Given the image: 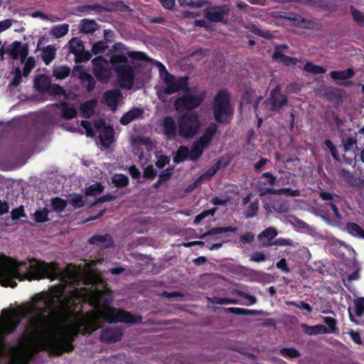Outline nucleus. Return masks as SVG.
<instances>
[{
    "label": "nucleus",
    "instance_id": "f257e3e1",
    "mask_svg": "<svg viewBox=\"0 0 364 364\" xmlns=\"http://www.w3.org/2000/svg\"><path fill=\"white\" fill-rule=\"evenodd\" d=\"M87 291L85 287L75 288L60 300V308L64 320L73 321L64 328L63 335L60 337L54 333V326L46 332L39 340L41 350H48L53 355L72 352L75 348L73 342L80 333L84 336L91 334L100 328L99 320L95 315H88L85 319H77L82 316V301Z\"/></svg>",
    "mask_w": 364,
    "mask_h": 364
},
{
    "label": "nucleus",
    "instance_id": "f03ea898",
    "mask_svg": "<svg viewBox=\"0 0 364 364\" xmlns=\"http://www.w3.org/2000/svg\"><path fill=\"white\" fill-rule=\"evenodd\" d=\"M61 273L55 262H47L35 257L28 261L18 260L0 253V284L4 287L15 288L16 280L34 281L49 279L52 281L60 278Z\"/></svg>",
    "mask_w": 364,
    "mask_h": 364
},
{
    "label": "nucleus",
    "instance_id": "7ed1b4c3",
    "mask_svg": "<svg viewBox=\"0 0 364 364\" xmlns=\"http://www.w3.org/2000/svg\"><path fill=\"white\" fill-rule=\"evenodd\" d=\"M54 299L47 294H37L32 298V304L26 306L23 318H28L26 326L31 333L40 339L54 326L55 321L49 315L53 308Z\"/></svg>",
    "mask_w": 364,
    "mask_h": 364
},
{
    "label": "nucleus",
    "instance_id": "20e7f679",
    "mask_svg": "<svg viewBox=\"0 0 364 364\" xmlns=\"http://www.w3.org/2000/svg\"><path fill=\"white\" fill-rule=\"evenodd\" d=\"M97 299L102 304V316L107 323H124L128 324H138L142 322L141 316H136L125 310L112 307L113 297L111 294L100 291L97 294Z\"/></svg>",
    "mask_w": 364,
    "mask_h": 364
},
{
    "label": "nucleus",
    "instance_id": "39448f33",
    "mask_svg": "<svg viewBox=\"0 0 364 364\" xmlns=\"http://www.w3.org/2000/svg\"><path fill=\"white\" fill-rule=\"evenodd\" d=\"M112 68L115 71L118 82L122 88H132L135 78L134 68L128 64L125 54L114 53L109 58Z\"/></svg>",
    "mask_w": 364,
    "mask_h": 364
},
{
    "label": "nucleus",
    "instance_id": "423d86ee",
    "mask_svg": "<svg viewBox=\"0 0 364 364\" xmlns=\"http://www.w3.org/2000/svg\"><path fill=\"white\" fill-rule=\"evenodd\" d=\"M230 93L226 90H220L215 95L213 103V117L218 123L228 124L234 113V107L230 102Z\"/></svg>",
    "mask_w": 364,
    "mask_h": 364
},
{
    "label": "nucleus",
    "instance_id": "0eeeda50",
    "mask_svg": "<svg viewBox=\"0 0 364 364\" xmlns=\"http://www.w3.org/2000/svg\"><path fill=\"white\" fill-rule=\"evenodd\" d=\"M178 134L186 139H193L201 127L198 115L196 112H185L177 118Z\"/></svg>",
    "mask_w": 364,
    "mask_h": 364
},
{
    "label": "nucleus",
    "instance_id": "6e6552de",
    "mask_svg": "<svg viewBox=\"0 0 364 364\" xmlns=\"http://www.w3.org/2000/svg\"><path fill=\"white\" fill-rule=\"evenodd\" d=\"M28 346V339L25 336H19L17 343L12 344L5 340V352L0 351L1 356H7L10 359V364H18L23 353Z\"/></svg>",
    "mask_w": 364,
    "mask_h": 364
},
{
    "label": "nucleus",
    "instance_id": "1a4fd4ad",
    "mask_svg": "<svg viewBox=\"0 0 364 364\" xmlns=\"http://www.w3.org/2000/svg\"><path fill=\"white\" fill-rule=\"evenodd\" d=\"M204 97L203 95H196L185 92L178 97L173 102V107L178 113L183 112H191L198 108L203 102Z\"/></svg>",
    "mask_w": 364,
    "mask_h": 364
},
{
    "label": "nucleus",
    "instance_id": "9d476101",
    "mask_svg": "<svg viewBox=\"0 0 364 364\" xmlns=\"http://www.w3.org/2000/svg\"><path fill=\"white\" fill-rule=\"evenodd\" d=\"M164 82L165 84L164 93L167 95H173L174 93L178 92L181 90L186 92L190 90L188 87V76L176 77L173 75L166 71V76L164 78Z\"/></svg>",
    "mask_w": 364,
    "mask_h": 364
},
{
    "label": "nucleus",
    "instance_id": "9b49d317",
    "mask_svg": "<svg viewBox=\"0 0 364 364\" xmlns=\"http://www.w3.org/2000/svg\"><path fill=\"white\" fill-rule=\"evenodd\" d=\"M92 63L93 66L92 73L97 80L102 82H107L112 75L107 59L99 55L92 60Z\"/></svg>",
    "mask_w": 364,
    "mask_h": 364
},
{
    "label": "nucleus",
    "instance_id": "f8f14e48",
    "mask_svg": "<svg viewBox=\"0 0 364 364\" xmlns=\"http://www.w3.org/2000/svg\"><path fill=\"white\" fill-rule=\"evenodd\" d=\"M288 102L287 97L281 92L279 86H276L270 92L269 97L264 103L271 111L279 112Z\"/></svg>",
    "mask_w": 364,
    "mask_h": 364
},
{
    "label": "nucleus",
    "instance_id": "ddd939ff",
    "mask_svg": "<svg viewBox=\"0 0 364 364\" xmlns=\"http://www.w3.org/2000/svg\"><path fill=\"white\" fill-rule=\"evenodd\" d=\"M230 8L228 4L211 6L204 9V17L210 21L219 23L224 21V17L229 15Z\"/></svg>",
    "mask_w": 364,
    "mask_h": 364
},
{
    "label": "nucleus",
    "instance_id": "4468645a",
    "mask_svg": "<svg viewBox=\"0 0 364 364\" xmlns=\"http://www.w3.org/2000/svg\"><path fill=\"white\" fill-rule=\"evenodd\" d=\"M20 323L19 319L9 317L0 326V351L5 352V340L6 336L14 333Z\"/></svg>",
    "mask_w": 364,
    "mask_h": 364
},
{
    "label": "nucleus",
    "instance_id": "2eb2a0df",
    "mask_svg": "<svg viewBox=\"0 0 364 364\" xmlns=\"http://www.w3.org/2000/svg\"><path fill=\"white\" fill-rule=\"evenodd\" d=\"M161 128L163 134L167 140H175L178 132V122L172 116H165L161 122Z\"/></svg>",
    "mask_w": 364,
    "mask_h": 364
},
{
    "label": "nucleus",
    "instance_id": "dca6fc26",
    "mask_svg": "<svg viewBox=\"0 0 364 364\" xmlns=\"http://www.w3.org/2000/svg\"><path fill=\"white\" fill-rule=\"evenodd\" d=\"M122 98L123 95L121 90L116 88L105 92L101 99V102L109 107L112 112H115L119 102Z\"/></svg>",
    "mask_w": 364,
    "mask_h": 364
},
{
    "label": "nucleus",
    "instance_id": "f3484780",
    "mask_svg": "<svg viewBox=\"0 0 364 364\" xmlns=\"http://www.w3.org/2000/svg\"><path fill=\"white\" fill-rule=\"evenodd\" d=\"M123 336V331L119 328H105L102 330L100 340L102 342L111 343L119 341Z\"/></svg>",
    "mask_w": 364,
    "mask_h": 364
},
{
    "label": "nucleus",
    "instance_id": "a211bd4d",
    "mask_svg": "<svg viewBox=\"0 0 364 364\" xmlns=\"http://www.w3.org/2000/svg\"><path fill=\"white\" fill-rule=\"evenodd\" d=\"M259 196H264L267 195H285L287 196L296 197L301 195L299 190H293L291 188H282L279 189H275L272 188L259 187Z\"/></svg>",
    "mask_w": 364,
    "mask_h": 364
},
{
    "label": "nucleus",
    "instance_id": "6ab92c4d",
    "mask_svg": "<svg viewBox=\"0 0 364 364\" xmlns=\"http://www.w3.org/2000/svg\"><path fill=\"white\" fill-rule=\"evenodd\" d=\"M12 48L9 50V55L12 59L16 60L18 58L21 59V63H23L28 55V46L27 43H21L20 41H14Z\"/></svg>",
    "mask_w": 364,
    "mask_h": 364
},
{
    "label": "nucleus",
    "instance_id": "aec40b11",
    "mask_svg": "<svg viewBox=\"0 0 364 364\" xmlns=\"http://www.w3.org/2000/svg\"><path fill=\"white\" fill-rule=\"evenodd\" d=\"M338 175L350 186L355 187L357 188H362L363 187V181L361 180L360 178L355 176L348 170L341 168L338 171Z\"/></svg>",
    "mask_w": 364,
    "mask_h": 364
},
{
    "label": "nucleus",
    "instance_id": "412c9836",
    "mask_svg": "<svg viewBox=\"0 0 364 364\" xmlns=\"http://www.w3.org/2000/svg\"><path fill=\"white\" fill-rule=\"evenodd\" d=\"M278 232L276 228L269 227L262 231L258 235V240L260 242V246L262 247L272 246V240L277 235Z\"/></svg>",
    "mask_w": 364,
    "mask_h": 364
},
{
    "label": "nucleus",
    "instance_id": "4be33fe9",
    "mask_svg": "<svg viewBox=\"0 0 364 364\" xmlns=\"http://www.w3.org/2000/svg\"><path fill=\"white\" fill-rule=\"evenodd\" d=\"M88 242L92 245H100L103 249H107L114 245L113 239L109 234L103 235H95L89 239Z\"/></svg>",
    "mask_w": 364,
    "mask_h": 364
},
{
    "label": "nucleus",
    "instance_id": "5701e85b",
    "mask_svg": "<svg viewBox=\"0 0 364 364\" xmlns=\"http://www.w3.org/2000/svg\"><path fill=\"white\" fill-rule=\"evenodd\" d=\"M218 129V126L216 123H210L208 127L205 128L203 135L198 139V141L200 144H203L204 146L208 147L210 144L214 136L217 133Z\"/></svg>",
    "mask_w": 364,
    "mask_h": 364
},
{
    "label": "nucleus",
    "instance_id": "b1692460",
    "mask_svg": "<svg viewBox=\"0 0 364 364\" xmlns=\"http://www.w3.org/2000/svg\"><path fill=\"white\" fill-rule=\"evenodd\" d=\"M144 114V110L141 108L134 107L126 113H124L119 119V122L122 125H127L132 121L139 118Z\"/></svg>",
    "mask_w": 364,
    "mask_h": 364
},
{
    "label": "nucleus",
    "instance_id": "393cba45",
    "mask_svg": "<svg viewBox=\"0 0 364 364\" xmlns=\"http://www.w3.org/2000/svg\"><path fill=\"white\" fill-rule=\"evenodd\" d=\"M227 312L241 316H266L267 313L262 310L246 309L239 307H229L225 309Z\"/></svg>",
    "mask_w": 364,
    "mask_h": 364
},
{
    "label": "nucleus",
    "instance_id": "a878e982",
    "mask_svg": "<svg viewBox=\"0 0 364 364\" xmlns=\"http://www.w3.org/2000/svg\"><path fill=\"white\" fill-rule=\"evenodd\" d=\"M55 107L60 109L62 111L61 117L65 119H72L75 118L77 112L74 107H69L68 104L66 102L62 101L56 103Z\"/></svg>",
    "mask_w": 364,
    "mask_h": 364
},
{
    "label": "nucleus",
    "instance_id": "bb28decb",
    "mask_svg": "<svg viewBox=\"0 0 364 364\" xmlns=\"http://www.w3.org/2000/svg\"><path fill=\"white\" fill-rule=\"evenodd\" d=\"M301 328L306 334L309 336L328 333V328L321 324L311 326L306 323H301Z\"/></svg>",
    "mask_w": 364,
    "mask_h": 364
},
{
    "label": "nucleus",
    "instance_id": "cd10ccee",
    "mask_svg": "<svg viewBox=\"0 0 364 364\" xmlns=\"http://www.w3.org/2000/svg\"><path fill=\"white\" fill-rule=\"evenodd\" d=\"M355 71L353 68H348L345 70H333L330 72L329 75L335 80H344L353 77Z\"/></svg>",
    "mask_w": 364,
    "mask_h": 364
},
{
    "label": "nucleus",
    "instance_id": "c85d7f7f",
    "mask_svg": "<svg viewBox=\"0 0 364 364\" xmlns=\"http://www.w3.org/2000/svg\"><path fill=\"white\" fill-rule=\"evenodd\" d=\"M98 29V25L95 20L84 18L81 21L80 31L82 33H92Z\"/></svg>",
    "mask_w": 364,
    "mask_h": 364
},
{
    "label": "nucleus",
    "instance_id": "c756f323",
    "mask_svg": "<svg viewBox=\"0 0 364 364\" xmlns=\"http://www.w3.org/2000/svg\"><path fill=\"white\" fill-rule=\"evenodd\" d=\"M207 148L198 140L193 144L191 150H189V160L192 161H197L203 154V150Z\"/></svg>",
    "mask_w": 364,
    "mask_h": 364
},
{
    "label": "nucleus",
    "instance_id": "7c9ffc66",
    "mask_svg": "<svg viewBox=\"0 0 364 364\" xmlns=\"http://www.w3.org/2000/svg\"><path fill=\"white\" fill-rule=\"evenodd\" d=\"M237 230V227H217L213 228L208 230L206 232L200 236V238L205 239L207 236L215 235L218 234L225 233V232H235Z\"/></svg>",
    "mask_w": 364,
    "mask_h": 364
},
{
    "label": "nucleus",
    "instance_id": "2f4dec72",
    "mask_svg": "<svg viewBox=\"0 0 364 364\" xmlns=\"http://www.w3.org/2000/svg\"><path fill=\"white\" fill-rule=\"evenodd\" d=\"M272 59L273 60L282 63L283 65L287 66L295 65L297 63V59L296 58L286 55L278 51L273 53Z\"/></svg>",
    "mask_w": 364,
    "mask_h": 364
},
{
    "label": "nucleus",
    "instance_id": "473e14b6",
    "mask_svg": "<svg viewBox=\"0 0 364 364\" xmlns=\"http://www.w3.org/2000/svg\"><path fill=\"white\" fill-rule=\"evenodd\" d=\"M187 159H189V149L186 146L181 145L177 149L173 161L176 164H178Z\"/></svg>",
    "mask_w": 364,
    "mask_h": 364
},
{
    "label": "nucleus",
    "instance_id": "72a5a7b5",
    "mask_svg": "<svg viewBox=\"0 0 364 364\" xmlns=\"http://www.w3.org/2000/svg\"><path fill=\"white\" fill-rule=\"evenodd\" d=\"M346 230L354 237L364 239V230L355 223H348Z\"/></svg>",
    "mask_w": 364,
    "mask_h": 364
},
{
    "label": "nucleus",
    "instance_id": "f704fd0d",
    "mask_svg": "<svg viewBox=\"0 0 364 364\" xmlns=\"http://www.w3.org/2000/svg\"><path fill=\"white\" fill-rule=\"evenodd\" d=\"M97 105L96 100H91L87 101L81 105L80 106V112L82 117L85 118H89L93 114L95 108Z\"/></svg>",
    "mask_w": 364,
    "mask_h": 364
},
{
    "label": "nucleus",
    "instance_id": "c9c22d12",
    "mask_svg": "<svg viewBox=\"0 0 364 364\" xmlns=\"http://www.w3.org/2000/svg\"><path fill=\"white\" fill-rule=\"evenodd\" d=\"M50 85L51 82L48 77L45 75H38L35 79V86L38 90L48 92Z\"/></svg>",
    "mask_w": 364,
    "mask_h": 364
},
{
    "label": "nucleus",
    "instance_id": "e433bc0d",
    "mask_svg": "<svg viewBox=\"0 0 364 364\" xmlns=\"http://www.w3.org/2000/svg\"><path fill=\"white\" fill-rule=\"evenodd\" d=\"M105 9L103 6L100 4H83L80 5L77 8V11L80 13L88 14L91 11H94L96 14H100L104 11Z\"/></svg>",
    "mask_w": 364,
    "mask_h": 364
},
{
    "label": "nucleus",
    "instance_id": "4c0bfd02",
    "mask_svg": "<svg viewBox=\"0 0 364 364\" xmlns=\"http://www.w3.org/2000/svg\"><path fill=\"white\" fill-rule=\"evenodd\" d=\"M68 205V201L60 197H54L50 200V206L53 211L58 213H63Z\"/></svg>",
    "mask_w": 364,
    "mask_h": 364
},
{
    "label": "nucleus",
    "instance_id": "58836bf2",
    "mask_svg": "<svg viewBox=\"0 0 364 364\" xmlns=\"http://www.w3.org/2000/svg\"><path fill=\"white\" fill-rule=\"evenodd\" d=\"M318 196L321 200L326 201L325 205L331 208L336 204L339 198L338 196L323 191H320Z\"/></svg>",
    "mask_w": 364,
    "mask_h": 364
},
{
    "label": "nucleus",
    "instance_id": "ea45409f",
    "mask_svg": "<svg viewBox=\"0 0 364 364\" xmlns=\"http://www.w3.org/2000/svg\"><path fill=\"white\" fill-rule=\"evenodd\" d=\"M114 137V129L112 127H107L105 129V131L100 134V139L101 143L105 147H109L111 143L112 142V139Z\"/></svg>",
    "mask_w": 364,
    "mask_h": 364
},
{
    "label": "nucleus",
    "instance_id": "a19ab883",
    "mask_svg": "<svg viewBox=\"0 0 364 364\" xmlns=\"http://www.w3.org/2000/svg\"><path fill=\"white\" fill-rule=\"evenodd\" d=\"M55 56V48L48 46L42 50V59L46 65H49Z\"/></svg>",
    "mask_w": 364,
    "mask_h": 364
},
{
    "label": "nucleus",
    "instance_id": "79ce46f5",
    "mask_svg": "<svg viewBox=\"0 0 364 364\" xmlns=\"http://www.w3.org/2000/svg\"><path fill=\"white\" fill-rule=\"evenodd\" d=\"M112 182L117 188H124L129 185V179L123 173H116L112 177Z\"/></svg>",
    "mask_w": 364,
    "mask_h": 364
},
{
    "label": "nucleus",
    "instance_id": "37998d69",
    "mask_svg": "<svg viewBox=\"0 0 364 364\" xmlns=\"http://www.w3.org/2000/svg\"><path fill=\"white\" fill-rule=\"evenodd\" d=\"M70 73V68L66 65L55 67L53 70V75L58 80L65 79Z\"/></svg>",
    "mask_w": 364,
    "mask_h": 364
},
{
    "label": "nucleus",
    "instance_id": "c03bdc74",
    "mask_svg": "<svg viewBox=\"0 0 364 364\" xmlns=\"http://www.w3.org/2000/svg\"><path fill=\"white\" fill-rule=\"evenodd\" d=\"M304 70L314 75L322 74L326 72V68L320 65H314L311 62H308L304 65Z\"/></svg>",
    "mask_w": 364,
    "mask_h": 364
},
{
    "label": "nucleus",
    "instance_id": "a18cd8bd",
    "mask_svg": "<svg viewBox=\"0 0 364 364\" xmlns=\"http://www.w3.org/2000/svg\"><path fill=\"white\" fill-rule=\"evenodd\" d=\"M68 46L69 52L73 54H75L80 50H83V48L85 47L83 42L76 37L73 38L70 40V41L68 43Z\"/></svg>",
    "mask_w": 364,
    "mask_h": 364
},
{
    "label": "nucleus",
    "instance_id": "49530a36",
    "mask_svg": "<svg viewBox=\"0 0 364 364\" xmlns=\"http://www.w3.org/2000/svg\"><path fill=\"white\" fill-rule=\"evenodd\" d=\"M259 210V201L255 200L252 201L247 208L244 211L243 214L245 218H252L257 215Z\"/></svg>",
    "mask_w": 364,
    "mask_h": 364
},
{
    "label": "nucleus",
    "instance_id": "de8ad7c7",
    "mask_svg": "<svg viewBox=\"0 0 364 364\" xmlns=\"http://www.w3.org/2000/svg\"><path fill=\"white\" fill-rule=\"evenodd\" d=\"M69 30V26L67 23H63L54 26L51 29V34L57 38H62L66 35Z\"/></svg>",
    "mask_w": 364,
    "mask_h": 364
},
{
    "label": "nucleus",
    "instance_id": "09e8293b",
    "mask_svg": "<svg viewBox=\"0 0 364 364\" xmlns=\"http://www.w3.org/2000/svg\"><path fill=\"white\" fill-rule=\"evenodd\" d=\"M279 353L284 358H296L301 356V353L296 348H282L279 350Z\"/></svg>",
    "mask_w": 364,
    "mask_h": 364
},
{
    "label": "nucleus",
    "instance_id": "8fccbe9b",
    "mask_svg": "<svg viewBox=\"0 0 364 364\" xmlns=\"http://www.w3.org/2000/svg\"><path fill=\"white\" fill-rule=\"evenodd\" d=\"M181 6H188L193 8H201L206 4H210V2L208 0H178Z\"/></svg>",
    "mask_w": 364,
    "mask_h": 364
},
{
    "label": "nucleus",
    "instance_id": "3c124183",
    "mask_svg": "<svg viewBox=\"0 0 364 364\" xmlns=\"http://www.w3.org/2000/svg\"><path fill=\"white\" fill-rule=\"evenodd\" d=\"M70 199L69 203L75 208H80L85 205V200L83 197L80 194L73 193L70 194Z\"/></svg>",
    "mask_w": 364,
    "mask_h": 364
},
{
    "label": "nucleus",
    "instance_id": "603ef678",
    "mask_svg": "<svg viewBox=\"0 0 364 364\" xmlns=\"http://www.w3.org/2000/svg\"><path fill=\"white\" fill-rule=\"evenodd\" d=\"M103 191V185L100 182H96L86 188L85 194L87 196H95L100 194Z\"/></svg>",
    "mask_w": 364,
    "mask_h": 364
},
{
    "label": "nucleus",
    "instance_id": "864d4df0",
    "mask_svg": "<svg viewBox=\"0 0 364 364\" xmlns=\"http://www.w3.org/2000/svg\"><path fill=\"white\" fill-rule=\"evenodd\" d=\"M74 55L75 61L77 63H86L92 58V53L87 50H85V47L83 48V50H80Z\"/></svg>",
    "mask_w": 364,
    "mask_h": 364
},
{
    "label": "nucleus",
    "instance_id": "5fc2aeb1",
    "mask_svg": "<svg viewBox=\"0 0 364 364\" xmlns=\"http://www.w3.org/2000/svg\"><path fill=\"white\" fill-rule=\"evenodd\" d=\"M48 210L47 208L37 210L34 213V220L38 223H43L49 220Z\"/></svg>",
    "mask_w": 364,
    "mask_h": 364
},
{
    "label": "nucleus",
    "instance_id": "6e6d98bb",
    "mask_svg": "<svg viewBox=\"0 0 364 364\" xmlns=\"http://www.w3.org/2000/svg\"><path fill=\"white\" fill-rule=\"evenodd\" d=\"M250 30L254 34L260 37H263L266 39H271L272 38V34L269 31L262 30L256 25H251Z\"/></svg>",
    "mask_w": 364,
    "mask_h": 364
},
{
    "label": "nucleus",
    "instance_id": "4d7b16f0",
    "mask_svg": "<svg viewBox=\"0 0 364 364\" xmlns=\"http://www.w3.org/2000/svg\"><path fill=\"white\" fill-rule=\"evenodd\" d=\"M343 150L345 152H350L353 150V147L357 145V139L355 137H346L342 140Z\"/></svg>",
    "mask_w": 364,
    "mask_h": 364
},
{
    "label": "nucleus",
    "instance_id": "13d9d810",
    "mask_svg": "<svg viewBox=\"0 0 364 364\" xmlns=\"http://www.w3.org/2000/svg\"><path fill=\"white\" fill-rule=\"evenodd\" d=\"M350 11L353 18L356 23L360 27H364V14L353 6H350Z\"/></svg>",
    "mask_w": 364,
    "mask_h": 364
},
{
    "label": "nucleus",
    "instance_id": "bf43d9fd",
    "mask_svg": "<svg viewBox=\"0 0 364 364\" xmlns=\"http://www.w3.org/2000/svg\"><path fill=\"white\" fill-rule=\"evenodd\" d=\"M108 48L107 43L104 41H100L95 43L92 47V53L94 55L104 53Z\"/></svg>",
    "mask_w": 364,
    "mask_h": 364
},
{
    "label": "nucleus",
    "instance_id": "052dcab7",
    "mask_svg": "<svg viewBox=\"0 0 364 364\" xmlns=\"http://www.w3.org/2000/svg\"><path fill=\"white\" fill-rule=\"evenodd\" d=\"M82 85L86 87L88 92H92L96 85V81L91 74L88 73L82 80H80Z\"/></svg>",
    "mask_w": 364,
    "mask_h": 364
},
{
    "label": "nucleus",
    "instance_id": "680f3d73",
    "mask_svg": "<svg viewBox=\"0 0 364 364\" xmlns=\"http://www.w3.org/2000/svg\"><path fill=\"white\" fill-rule=\"evenodd\" d=\"M323 321L328 326V333H334L338 329L336 328L337 321L336 318L330 316L322 317Z\"/></svg>",
    "mask_w": 364,
    "mask_h": 364
},
{
    "label": "nucleus",
    "instance_id": "e2e57ef3",
    "mask_svg": "<svg viewBox=\"0 0 364 364\" xmlns=\"http://www.w3.org/2000/svg\"><path fill=\"white\" fill-rule=\"evenodd\" d=\"M13 79L10 82L9 86L13 87H17L22 81V73L20 68H16L13 70Z\"/></svg>",
    "mask_w": 364,
    "mask_h": 364
},
{
    "label": "nucleus",
    "instance_id": "0e129e2a",
    "mask_svg": "<svg viewBox=\"0 0 364 364\" xmlns=\"http://www.w3.org/2000/svg\"><path fill=\"white\" fill-rule=\"evenodd\" d=\"M217 210V208H213L210 210H203V212H201L200 213H199L198 215H197L196 217H195V219L193 220V224L195 225H198L203 219H205L206 217H208V215H212L213 216Z\"/></svg>",
    "mask_w": 364,
    "mask_h": 364
},
{
    "label": "nucleus",
    "instance_id": "69168bd1",
    "mask_svg": "<svg viewBox=\"0 0 364 364\" xmlns=\"http://www.w3.org/2000/svg\"><path fill=\"white\" fill-rule=\"evenodd\" d=\"M288 306H294L300 309L305 310L308 314H311L312 312V307L307 303L304 301H289L286 303Z\"/></svg>",
    "mask_w": 364,
    "mask_h": 364
},
{
    "label": "nucleus",
    "instance_id": "338daca9",
    "mask_svg": "<svg viewBox=\"0 0 364 364\" xmlns=\"http://www.w3.org/2000/svg\"><path fill=\"white\" fill-rule=\"evenodd\" d=\"M262 178H265V181L260 182L261 185H269L273 186L275 185L277 176L273 175L271 172H264L261 175Z\"/></svg>",
    "mask_w": 364,
    "mask_h": 364
},
{
    "label": "nucleus",
    "instance_id": "774afa93",
    "mask_svg": "<svg viewBox=\"0 0 364 364\" xmlns=\"http://www.w3.org/2000/svg\"><path fill=\"white\" fill-rule=\"evenodd\" d=\"M355 314L361 317L364 311V297L358 298L354 301Z\"/></svg>",
    "mask_w": 364,
    "mask_h": 364
}]
</instances>
